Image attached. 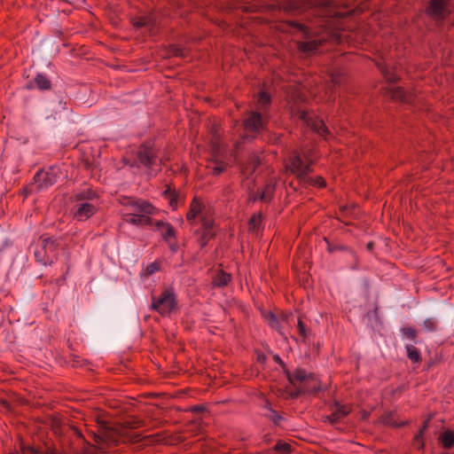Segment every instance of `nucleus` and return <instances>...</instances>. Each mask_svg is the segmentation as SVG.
Returning a JSON list of instances; mask_svg holds the SVG:
<instances>
[{
	"label": "nucleus",
	"mask_w": 454,
	"mask_h": 454,
	"mask_svg": "<svg viewBox=\"0 0 454 454\" xmlns=\"http://www.w3.org/2000/svg\"><path fill=\"white\" fill-rule=\"evenodd\" d=\"M186 219L192 225H194L197 220L200 222L201 227L196 230V233L200 236L198 239L200 246L201 247H206L208 240L215 235L212 209L205 206L197 198H194L186 214Z\"/></svg>",
	"instance_id": "1"
},
{
	"label": "nucleus",
	"mask_w": 454,
	"mask_h": 454,
	"mask_svg": "<svg viewBox=\"0 0 454 454\" xmlns=\"http://www.w3.org/2000/svg\"><path fill=\"white\" fill-rule=\"evenodd\" d=\"M74 200L71 213L77 221H86L95 215L100 202L97 192L91 188H85L75 193Z\"/></svg>",
	"instance_id": "2"
},
{
	"label": "nucleus",
	"mask_w": 454,
	"mask_h": 454,
	"mask_svg": "<svg viewBox=\"0 0 454 454\" xmlns=\"http://www.w3.org/2000/svg\"><path fill=\"white\" fill-rule=\"evenodd\" d=\"M315 159L313 148H302L301 153L293 151L286 162V169L301 181L305 180L310 172V166Z\"/></svg>",
	"instance_id": "3"
},
{
	"label": "nucleus",
	"mask_w": 454,
	"mask_h": 454,
	"mask_svg": "<svg viewBox=\"0 0 454 454\" xmlns=\"http://www.w3.org/2000/svg\"><path fill=\"white\" fill-rule=\"evenodd\" d=\"M291 26L303 34L306 41L300 43L299 48L305 53L315 52L317 47L326 40L325 35H317V32L314 31L312 27L303 25L298 21H292Z\"/></svg>",
	"instance_id": "4"
},
{
	"label": "nucleus",
	"mask_w": 454,
	"mask_h": 454,
	"mask_svg": "<svg viewBox=\"0 0 454 454\" xmlns=\"http://www.w3.org/2000/svg\"><path fill=\"white\" fill-rule=\"evenodd\" d=\"M291 383L300 384V388L303 392L317 393L320 390V386L317 377L303 369H296L292 374L288 375Z\"/></svg>",
	"instance_id": "5"
},
{
	"label": "nucleus",
	"mask_w": 454,
	"mask_h": 454,
	"mask_svg": "<svg viewBox=\"0 0 454 454\" xmlns=\"http://www.w3.org/2000/svg\"><path fill=\"white\" fill-rule=\"evenodd\" d=\"M57 244L51 238H42L35 250V260L43 264H51L56 259Z\"/></svg>",
	"instance_id": "6"
},
{
	"label": "nucleus",
	"mask_w": 454,
	"mask_h": 454,
	"mask_svg": "<svg viewBox=\"0 0 454 454\" xmlns=\"http://www.w3.org/2000/svg\"><path fill=\"white\" fill-rule=\"evenodd\" d=\"M176 306V300L172 288H165L158 298L153 297L151 308L161 316L171 313Z\"/></svg>",
	"instance_id": "7"
},
{
	"label": "nucleus",
	"mask_w": 454,
	"mask_h": 454,
	"mask_svg": "<svg viewBox=\"0 0 454 454\" xmlns=\"http://www.w3.org/2000/svg\"><path fill=\"white\" fill-rule=\"evenodd\" d=\"M134 165H140L147 170H150V174H153L158 170L160 160L155 154L153 148L147 145H142L137 151L135 163L130 166L133 167Z\"/></svg>",
	"instance_id": "8"
},
{
	"label": "nucleus",
	"mask_w": 454,
	"mask_h": 454,
	"mask_svg": "<svg viewBox=\"0 0 454 454\" xmlns=\"http://www.w3.org/2000/svg\"><path fill=\"white\" fill-rule=\"evenodd\" d=\"M454 8V0H431L427 13L435 20L444 19Z\"/></svg>",
	"instance_id": "9"
},
{
	"label": "nucleus",
	"mask_w": 454,
	"mask_h": 454,
	"mask_svg": "<svg viewBox=\"0 0 454 454\" xmlns=\"http://www.w3.org/2000/svg\"><path fill=\"white\" fill-rule=\"evenodd\" d=\"M298 114L299 118L314 132L317 133L320 137L325 139L327 138L329 130L321 119L312 116L310 114L304 110L299 111Z\"/></svg>",
	"instance_id": "10"
},
{
	"label": "nucleus",
	"mask_w": 454,
	"mask_h": 454,
	"mask_svg": "<svg viewBox=\"0 0 454 454\" xmlns=\"http://www.w3.org/2000/svg\"><path fill=\"white\" fill-rule=\"evenodd\" d=\"M126 207L124 214H154L155 207L149 202L143 200L127 198L122 202Z\"/></svg>",
	"instance_id": "11"
},
{
	"label": "nucleus",
	"mask_w": 454,
	"mask_h": 454,
	"mask_svg": "<svg viewBox=\"0 0 454 454\" xmlns=\"http://www.w3.org/2000/svg\"><path fill=\"white\" fill-rule=\"evenodd\" d=\"M37 190L47 189L58 181V170L51 168L48 170L38 171L34 177Z\"/></svg>",
	"instance_id": "12"
},
{
	"label": "nucleus",
	"mask_w": 454,
	"mask_h": 454,
	"mask_svg": "<svg viewBox=\"0 0 454 454\" xmlns=\"http://www.w3.org/2000/svg\"><path fill=\"white\" fill-rule=\"evenodd\" d=\"M218 138L215 137V140ZM212 156L214 160L208 163L207 168L209 171L214 175L221 174L226 168V164L220 160L219 158L222 156L223 149L222 148L221 144L218 141L212 143Z\"/></svg>",
	"instance_id": "13"
},
{
	"label": "nucleus",
	"mask_w": 454,
	"mask_h": 454,
	"mask_svg": "<svg viewBox=\"0 0 454 454\" xmlns=\"http://www.w3.org/2000/svg\"><path fill=\"white\" fill-rule=\"evenodd\" d=\"M266 121L262 114L252 111L244 121L246 131L253 134L260 133L265 127Z\"/></svg>",
	"instance_id": "14"
},
{
	"label": "nucleus",
	"mask_w": 454,
	"mask_h": 454,
	"mask_svg": "<svg viewBox=\"0 0 454 454\" xmlns=\"http://www.w3.org/2000/svg\"><path fill=\"white\" fill-rule=\"evenodd\" d=\"M119 441V435L110 427L104 428L95 434V442L102 451H105V445L116 444Z\"/></svg>",
	"instance_id": "15"
},
{
	"label": "nucleus",
	"mask_w": 454,
	"mask_h": 454,
	"mask_svg": "<svg viewBox=\"0 0 454 454\" xmlns=\"http://www.w3.org/2000/svg\"><path fill=\"white\" fill-rule=\"evenodd\" d=\"M153 214H122L123 221L136 226H153L154 222L150 215Z\"/></svg>",
	"instance_id": "16"
},
{
	"label": "nucleus",
	"mask_w": 454,
	"mask_h": 454,
	"mask_svg": "<svg viewBox=\"0 0 454 454\" xmlns=\"http://www.w3.org/2000/svg\"><path fill=\"white\" fill-rule=\"evenodd\" d=\"M351 411V407L348 404H340L339 403H334V407L331 415L327 417L328 421L331 424H335L342 418L348 415Z\"/></svg>",
	"instance_id": "17"
},
{
	"label": "nucleus",
	"mask_w": 454,
	"mask_h": 454,
	"mask_svg": "<svg viewBox=\"0 0 454 454\" xmlns=\"http://www.w3.org/2000/svg\"><path fill=\"white\" fill-rule=\"evenodd\" d=\"M154 230L160 232L162 239L165 241H169L171 239H176V233L172 225L163 221H157L153 223Z\"/></svg>",
	"instance_id": "18"
},
{
	"label": "nucleus",
	"mask_w": 454,
	"mask_h": 454,
	"mask_svg": "<svg viewBox=\"0 0 454 454\" xmlns=\"http://www.w3.org/2000/svg\"><path fill=\"white\" fill-rule=\"evenodd\" d=\"M276 182L270 179L264 186L262 192H259L258 194L253 198V200H260L263 202H269L273 198L274 191H275Z\"/></svg>",
	"instance_id": "19"
},
{
	"label": "nucleus",
	"mask_w": 454,
	"mask_h": 454,
	"mask_svg": "<svg viewBox=\"0 0 454 454\" xmlns=\"http://www.w3.org/2000/svg\"><path fill=\"white\" fill-rule=\"evenodd\" d=\"M390 97L395 100H400L404 103L412 102V95L401 87H395L390 89Z\"/></svg>",
	"instance_id": "20"
},
{
	"label": "nucleus",
	"mask_w": 454,
	"mask_h": 454,
	"mask_svg": "<svg viewBox=\"0 0 454 454\" xmlns=\"http://www.w3.org/2000/svg\"><path fill=\"white\" fill-rule=\"evenodd\" d=\"M264 318L272 329L277 330L278 332H279L282 334V333H281L282 327H281L280 321L273 312H271V311L266 312L264 314Z\"/></svg>",
	"instance_id": "21"
},
{
	"label": "nucleus",
	"mask_w": 454,
	"mask_h": 454,
	"mask_svg": "<svg viewBox=\"0 0 454 454\" xmlns=\"http://www.w3.org/2000/svg\"><path fill=\"white\" fill-rule=\"evenodd\" d=\"M35 82L40 90H49L51 88V81L49 78L43 74H38L35 78Z\"/></svg>",
	"instance_id": "22"
},
{
	"label": "nucleus",
	"mask_w": 454,
	"mask_h": 454,
	"mask_svg": "<svg viewBox=\"0 0 454 454\" xmlns=\"http://www.w3.org/2000/svg\"><path fill=\"white\" fill-rule=\"evenodd\" d=\"M231 281V276L223 271L216 274L214 278V284L216 286H224Z\"/></svg>",
	"instance_id": "23"
},
{
	"label": "nucleus",
	"mask_w": 454,
	"mask_h": 454,
	"mask_svg": "<svg viewBox=\"0 0 454 454\" xmlns=\"http://www.w3.org/2000/svg\"><path fill=\"white\" fill-rule=\"evenodd\" d=\"M405 348L407 351V356L410 360H411L414 363H417L420 360V353L417 348H415L411 344H408L406 345Z\"/></svg>",
	"instance_id": "24"
},
{
	"label": "nucleus",
	"mask_w": 454,
	"mask_h": 454,
	"mask_svg": "<svg viewBox=\"0 0 454 454\" xmlns=\"http://www.w3.org/2000/svg\"><path fill=\"white\" fill-rule=\"evenodd\" d=\"M441 442L445 448L454 445V432L446 431L441 435Z\"/></svg>",
	"instance_id": "25"
},
{
	"label": "nucleus",
	"mask_w": 454,
	"mask_h": 454,
	"mask_svg": "<svg viewBox=\"0 0 454 454\" xmlns=\"http://www.w3.org/2000/svg\"><path fill=\"white\" fill-rule=\"evenodd\" d=\"M301 182L303 184H311L313 186H317V187H324L325 185V181L321 176H317V178H312V177H309V175H307L306 179L301 180Z\"/></svg>",
	"instance_id": "26"
},
{
	"label": "nucleus",
	"mask_w": 454,
	"mask_h": 454,
	"mask_svg": "<svg viewBox=\"0 0 454 454\" xmlns=\"http://www.w3.org/2000/svg\"><path fill=\"white\" fill-rule=\"evenodd\" d=\"M262 223V215H254L249 221V230L252 231H257L260 229Z\"/></svg>",
	"instance_id": "27"
},
{
	"label": "nucleus",
	"mask_w": 454,
	"mask_h": 454,
	"mask_svg": "<svg viewBox=\"0 0 454 454\" xmlns=\"http://www.w3.org/2000/svg\"><path fill=\"white\" fill-rule=\"evenodd\" d=\"M384 77L389 82H395L398 80V75L390 70H388L386 67H380Z\"/></svg>",
	"instance_id": "28"
},
{
	"label": "nucleus",
	"mask_w": 454,
	"mask_h": 454,
	"mask_svg": "<svg viewBox=\"0 0 454 454\" xmlns=\"http://www.w3.org/2000/svg\"><path fill=\"white\" fill-rule=\"evenodd\" d=\"M270 103V97L265 91H261L258 95L257 105L263 108L267 106Z\"/></svg>",
	"instance_id": "29"
},
{
	"label": "nucleus",
	"mask_w": 454,
	"mask_h": 454,
	"mask_svg": "<svg viewBox=\"0 0 454 454\" xmlns=\"http://www.w3.org/2000/svg\"><path fill=\"white\" fill-rule=\"evenodd\" d=\"M164 196L169 200L171 207H176L177 206V195L175 191H172L169 187L164 192Z\"/></svg>",
	"instance_id": "30"
},
{
	"label": "nucleus",
	"mask_w": 454,
	"mask_h": 454,
	"mask_svg": "<svg viewBox=\"0 0 454 454\" xmlns=\"http://www.w3.org/2000/svg\"><path fill=\"white\" fill-rule=\"evenodd\" d=\"M423 328L427 332H434L437 330V321L434 318H427L423 323Z\"/></svg>",
	"instance_id": "31"
},
{
	"label": "nucleus",
	"mask_w": 454,
	"mask_h": 454,
	"mask_svg": "<svg viewBox=\"0 0 454 454\" xmlns=\"http://www.w3.org/2000/svg\"><path fill=\"white\" fill-rule=\"evenodd\" d=\"M401 331L405 337L411 340H415L417 337V331L412 327H403Z\"/></svg>",
	"instance_id": "32"
},
{
	"label": "nucleus",
	"mask_w": 454,
	"mask_h": 454,
	"mask_svg": "<svg viewBox=\"0 0 454 454\" xmlns=\"http://www.w3.org/2000/svg\"><path fill=\"white\" fill-rule=\"evenodd\" d=\"M275 450L283 453H288L291 451V445L279 442L275 445Z\"/></svg>",
	"instance_id": "33"
},
{
	"label": "nucleus",
	"mask_w": 454,
	"mask_h": 454,
	"mask_svg": "<svg viewBox=\"0 0 454 454\" xmlns=\"http://www.w3.org/2000/svg\"><path fill=\"white\" fill-rule=\"evenodd\" d=\"M160 270V266L157 262H153L149 264L146 269V274L147 275H153V273L157 272Z\"/></svg>",
	"instance_id": "34"
},
{
	"label": "nucleus",
	"mask_w": 454,
	"mask_h": 454,
	"mask_svg": "<svg viewBox=\"0 0 454 454\" xmlns=\"http://www.w3.org/2000/svg\"><path fill=\"white\" fill-rule=\"evenodd\" d=\"M297 327H298V331H299V333L301 334V336L305 338L307 336V329H306L305 325L302 323V321L301 319H298Z\"/></svg>",
	"instance_id": "35"
},
{
	"label": "nucleus",
	"mask_w": 454,
	"mask_h": 454,
	"mask_svg": "<svg viewBox=\"0 0 454 454\" xmlns=\"http://www.w3.org/2000/svg\"><path fill=\"white\" fill-rule=\"evenodd\" d=\"M166 242L168 244V247L173 253H176L177 251L178 245L177 242L176 241V239H169V241Z\"/></svg>",
	"instance_id": "36"
},
{
	"label": "nucleus",
	"mask_w": 454,
	"mask_h": 454,
	"mask_svg": "<svg viewBox=\"0 0 454 454\" xmlns=\"http://www.w3.org/2000/svg\"><path fill=\"white\" fill-rule=\"evenodd\" d=\"M270 413H271V415H270L271 420L277 425L279 424L280 420H282L283 418L272 410H270Z\"/></svg>",
	"instance_id": "37"
},
{
	"label": "nucleus",
	"mask_w": 454,
	"mask_h": 454,
	"mask_svg": "<svg viewBox=\"0 0 454 454\" xmlns=\"http://www.w3.org/2000/svg\"><path fill=\"white\" fill-rule=\"evenodd\" d=\"M427 422H425L424 426L422 427V428L419 430V434H416L415 436V440L417 442H420L421 441V438H422V435L424 434V431L427 429Z\"/></svg>",
	"instance_id": "38"
},
{
	"label": "nucleus",
	"mask_w": 454,
	"mask_h": 454,
	"mask_svg": "<svg viewBox=\"0 0 454 454\" xmlns=\"http://www.w3.org/2000/svg\"><path fill=\"white\" fill-rule=\"evenodd\" d=\"M26 454H40V453L38 451H36L35 449L29 448Z\"/></svg>",
	"instance_id": "39"
},
{
	"label": "nucleus",
	"mask_w": 454,
	"mask_h": 454,
	"mask_svg": "<svg viewBox=\"0 0 454 454\" xmlns=\"http://www.w3.org/2000/svg\"><path fill=\"white\" fill-rule=\"evenodd\" d=\"M253 163H254V167H253V169H254L255 168V164H258V160L255 158V157H253Z\"/></svg>",
	"instance_id": "40"
},
{
	"label": "nucleus",
	"mask_w": 454,
	"mask_h": 454,
	"mask_svg": "<svg viewBox=\"0 0 454 454\" xmlns=\"http://www.w3.org/2000/svg\"><path fill=\"white\" fill-rule=\"evenodd\" d=\"M282 320H287V316L286 315H282Z\"/></svg>",
	"instance_id": "41"
},
{
	"label": "nucleus",
	"mask_w": 454,
	"mask_h": 454,
	"mask_svg": "<svg viewBox=\"0 0 454 454\" xmlns=\"http://www.w3.org/2000/svg\"><path fill=\"white\" fill-rule=\"evenodd\" d=\"M143 25H144V23H143V22H137V27H141V26H143Z\"/></svg>",
	"instance_id": "42"
},
{
	"label": "nucleus",
	"mask_w": 454,
	"mask_h": 454,
	"mask_svg": "<svg viewBox=\"0 0 454 454\" xmlns=\"http://www.w3.org/2000/svg\"><path fill=\"white\" fill-rule=\"evenodd\" d=\"M276 361H280L279 356H276Z\"/></svg>",
	"instance_id": "43"
},
{
	"label": "nucleus",
	"mask_w": 454,
	"mask_h": 454,
	"mask_svg": "<svg viewBox=\"0 0 454 454\" xmlns=\"http://www.w3.org/2000/svg\"><path fill=\"white\" fill-rule=\"evenodd\" d=\"M194 411H200L199 407L194 408Z\"/></svg>",
	"instance_id": "44"
}]
</instances>
